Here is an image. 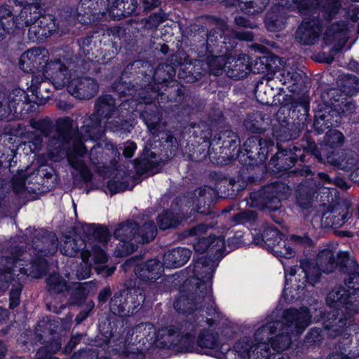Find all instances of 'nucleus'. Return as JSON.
<instances>
[{"mask_svg": "<svg viewBox=\"0 0 359 359\" xmlns=\"http://www.w3.org/2000/svg\"><path fill=\"white\" fill-rule=\"evenodd\" d=\"M180 55L179 53V55H172L170 64L159 63L151 77L140 67L142 66L141 60H135L127 65L119 79L113 83L112 92L123 106L136 95L138 90H141V95L150 93V95H147V98L145 95L142 97L147 100V102L160 96L161 98L166 97L170 102L182 101L184 93L183 86H179L177 80L175 79V66H182L187 63L188 56L182 53V58Z\"/></svg>", "mask_w": 359, "mask_h": 359, "instance_id": "f257e3e1", "label": "nucleus"}, {"mask_svg": "<svg viewBox=\"0 0 359 359\" xmlns=\"http://www.w3.org/2000/svg\"><path fill=\"white\" fill-rule=\"evenodd\" d=\"M219 145V152L212 151L211 143L207 151L200 152L201 157L194 158V154H189L190 159L193 161H201L209 156L213 163L227 165L233 161H238L241 165L238 173L239 176L248 182L253 183L259 180L260 177L256 174L257 170H262L266 168V153L264 154L258 149H266L264 147H259L262 145V138L259 136H250L244 142L243 148L241 147L240 137L236 133L231 130L221 131L218 134L216 143Z\"/></svg>", "mask_w": 359, "mask_h": 359, "instance_id": "f03ea898", "label": "nucleus"}, {"mask_svg": "<svg viewBox=\"0 0 359 359\" xmlns=\"http://www.w3.org/2000/svg\"><path fill=\"white\" fill-rule=\"evenodd\" d=\"M13 1L16 6L22 7L18 15L13 14L11 5H0V41L6 34L27 27L29 40L43 42L58 29L59 22L54 15L41 13V0Z\"/></svg>", "mask_w": 359, "mask_h": 359, "instance_id": "7ed1b4c3", "label": "nucleus"}, {"mask_svg": "<svg viewBox=\"0 0 359 359\" xmlns=\"http://www.w3.org/2000/svg\"><path fill=\"white\" fill-rule=\"evenodd\" d=\"M343 273L346 287L339 285L326 297L327 305L334 309L326 328L334 332V337L345 334L359 313V265L355 259L349 262Z\"/></svg>", "mask_w": 359, "mask_h": 359, "instance_id": "20e7f679", "label": "nucleus"}, {"mask_svg": "<svg viewBox=\"0 0 359 359\" xmlns=\"http://www.w3.org/2000/svg\"><path fill=\"white\" fill-rule=\"evenodd\" d=\"M70 142H72V148L67 151V160L69 165L79 173V175H74L73 184L76 188L81 189L83 184H88L93 179V175L89 167L83 160L79 159V157H83L87 154L88 149L78 128H74L72 118L65 116L57 119L55 133L49 139V145L55 148H62Z\"/></svg>", "mask_w": 359, "mask_h": 359, "instance_id": "39448f33", "label": "nucleus"}, {"mask_svg": "<svg viewBox=\"0 0 359 359\" xmlns=\"http://www.w3.org/2000/svg\"><path fill=\"white\" fill-rule=\"evenodd\" d=\"M212 259L210 257H194L193 276L187 278L182 285L175 297L173 306L180 314L189 315L195 311H203L201 306L208 294L207 283L212 280L215 269L211 268Z\"/></svg>", "mask_w": 359, "mask_h": 359, "instance_id": "423d86ee", "label": "nucleus"}, {"mask_svg": "<svg viewBox=\"0 0 359 359\" xmlns=\"http://www.w3.org/2000/svg\"><path fill=\"white\" fill-rule=\"evenodd\" d=\"M137 100L140 103L144 104L145 106L140 113V118L147 126L148 130L151 134L158 137L161 142L167 146V147L172 148L177 147L178 143L176 138L177 135V128L185 127L186 121L180 114H174L172 110V116L170 117L168 121H163V114L160 109L156 104V100L158 98H154L151 102H147V100L143 99L141 95V90L137 91ZM150 95L147 93L144 95Z\"/></svg>", "mask_w": 359, "mask_h": 359, "instance_id": "0eeeda50", "label": "nucleus"}, {"mask_svg": "<svg viewBox=\"0 0 359 359\" xmlns=\"http://www.w3.org/2000/svg\"><path fill=\"white\" fill-rule=\"evenodd\" d=\"M199 327V321L195 316L168 325L156 332V344L159 348L167 349L179 344L181 352L200 353L198 338L196 337Z\"/></svg>", "mask_w": 359, "mask_h": 359, "instance_id": "6e6552de", "label": "nucleus"}, {"mask_svg": "<svg viewBox=\"0 0 359 359\" xmlns=\"http://www.w3.org/2000/svg\"><path fill=\"white\" fill-rule=\"evenodd\" d=\"M137 0H81L76 8L79 20L88 25L107 12L110 18L119 20L135 13Z\"/></svg>", "mask_w": 359, "mask_h": 359, "instance_id": "1a4fd4ad", "label": "nucleus"}, {"mask_svg": "<svg viewBox=\"0 0 359 359\" xmlns=\"http://www.w3.org/2000/svg\"><path fill=\"white\" fill-rule=\"evenodd\" d=\"M259 147L266 149H262L264 154L266 153V160L269 154H273L269 162V168L274 174H279L278 177L286 173L290 174L291 168L299 163H305L306 156H309L306 142L283 149L278 142L275 144L273 139L266 137L262 138V145ZM258 151L259 153L261 152L260 149Z\"/></svg>", "mask_w": 359, "mask_h": 359, "instance_id": "9d476101", "label": "nucleus"}, {"mask_svg": "<svg viewBox=\"0 0 359 359\" xmlns=\"http://www.w3.org/2000/svg\"><path fill=\"white\" fill-rule=\"evenodd\" d=\"M211 175L216 181V188L204 186L195 191L197 194L196 212L201 215L208 216L215 213L213 208L219 198L217 189L224 194L222 197L233 196L243 189L237 184L235 178L229 177L222 172H214Z\"/></svg>", "mask_w": 359, "mask_h": 359, "instance_id": "9b49d317", "label": "nucleus"}, {"mask_svg": "<svg viewBox=\"0 0 359 359\" xmlns=\"http://www.w3.org/2000/svg\"><path fill=\"white\" fill-rule=\"evenodd\" d=\"M289 182L284 178L283 181H275L251 191L248 203L250 207L269 212L280 210L282 201L288 199L293 189Z\"/></svg>", "mask_w": 359, "mask_h": 359, "instance_id": "f8f14e48", "label": "nucleus"}, {"mask_svg": "<svg viewBox=\"0 0 359 359\" xmlns=\"http://www.w3.org/2000/svg\"><path fill=\"white\" fill-rule=\"evenodd\" d=\"M116 99L110 94L99 96L95 102L92 114L86 117L81 127L84 136L91 140H100L104 134L102 120H109L117 112Z\"/></svg>", "mask_w": 359, "mask_h": 359, "instance_id": "ddd939ff", "label": "nucleus"}, {"mask_svg": "<svg viewBox=\"0 0 359 359\" xmlns=\"http://www.w3.org/2000/svg\"><path fill=\"white\" fill-rule=\"evenodd\" d=\"M32 243V271L36 277H41L46 275L48 269L49 264L46 257L57 252V238L52 231H41L34 237Z\"/></svg>", "mask_w": 359, "mask_h": 359, "instance_id": "4468645a", "label": "nucleus"}, {"mask_svg": "<svg viewBox=\"0 0 359 359\" xmlns=\"http://www.w3.org/2000/svg\"><path fill=\"white\" fill-rule=\"evenodd\" d=\"M145 294L140 287L126 285L125 288L114 293L110 298V312L119 317L133 316L144 302Z\"/></svg>", "mask_w": 359, "mask_h": 359, "instance_id": "2eb2a0df", "label": "nucleus"}, {"mask_svg": "<svg viewBox=\"0 0 359 359\" xmlns=\"http://www.w3.org/2000/svg\"><path fill=\"white\" fill-rule=\"evenodd\" d=\"M344 142V134L338 130L331 128L325 133L319 146L311 137H307L306 141L309 156H313L318 163L323 164H326L330 158L341 153Z\"/></svg>", "mask_w": 359, "mask_h": 359, "instance_id": "dca6fc26", "label": "nucleus"}, {"mask_svg": "<svg viewBox=\"0 0 359 359\" xmlns=\"http://www.w3.org/2000/svg\"><path fill=\"white\" fill-rule=\"evenodd\" d=\"M337 109L322 108L315 111L312 127L318 135L323 133L329 128L337 127L343 116H348L355 111L356 104L351 97H348L343 103L335 104Z\"/></svg>", "mask_w": 359, "mask_h": 359, "instance_id": "f3484780", "label": "nucleus"}, {"mask_svg": "<svg viewBox=\"0 0 359 359\" xmlns=\"http://www.w3.org/2000/svg\"><path fill=\"white\" fill-rule=\"evenodd\" d=\"M309 111V96L302 95L295 97L293 95H289L288 102L280 107L278 113L285 114L287 111V118L304 129L311 121Z\"/></svg>", "mask_w": 359, "mask_h": 359, "instance_id": "a211bd4d", "label": "nucleus"}, {"mask_svg": "<svg viewBox=\"0 0 359 359\" xmlns=\"http://www.w3.org/2000/svg\"><path fill=\"white\" fill-rule=\"evenodd\" d=\"M53 86L51 82H47L33 78L32 83L25 91V97L22 98L29 114L37 111L39 107L45 104L49 100L53 99L56 92H52L50 87Z\"/></svg>", "mask_w": 359, "mask_h": 359, "instance_id": "6ab92c4d", "label": "nucleus"}, {"mask_svg": "<svg viewBox=\"0 0 359 359\" xmlns=\"http://www.w3.org/2000/svg\"><path fill=\"white\" fill-rule=\"evenodd\" d=\"M25 96V90L18 88L13 90L12 96L0 97V121L25 118L29 114L22 100Z\"/></svg>", "mask_w": 359, "mask_h": 359, "instance_id": "aec40b11", "label": "nucleus"}, {"mask_svg": "<svg viewBox=\"0 0 359 359\" xmlns=\"http://www.w3.org/2000/svg\"><path fill=\"white\" fill-rule=\"evenodd\" d=\"M70 59L65 55L50 58L43 76L51 82L53 88L62 89L71 79Z\"/></svg>", "mask_w": 359, "mask_h": 359, "instance_id": "412c9836", "label": "nucleus"}, {"mask_svg": "<svg viewBox=\"0 0 359 359\" xmlns=\"http://www.w3.org/2000/svg\"><path fill=\"white\" fill-rule=\"evenodd\" d=\"M323 29V22L319 15L304 17L296 30L295 38L303 45H313L318 41Z\"/></svg>", "mask_w": 359, "mask_h": 359, "instance_id": "4be33fe9", "label": "nucleus"}, {"mask_svg": "<svg viewBox=\"0 0 359 359\" xmlns=\"http://www.w3.org/2000/svg\"><path fill=\"white\" fill-rule=\"evenodd\" d=\"M65 86L70 95L78 100L92 99L100 88L97 81L89 76L70 79Z\"/></svg>", "mask_w": 359, "mask_h": 359, "instance_id": "5701e85b", "label": "nucleus"}, {"mask_svg": "<svg viewBox=\"0 0 359 359\" xmlns=\"http://www.w3.org/2000/svg\"><path fill=\"white\" fill-rule=\"evenodd\" d=\"M309 309L306 306L299 309L290 307L283 311V318L285 325L297 334H301L311 323Z\"/></svg>", "mask_w": 359, "mask_h": 359, "instance_id": "b1692460", "label": "nucleus"}, {"mask_svg": "<svg viewBox=\"0 0 359 359\" xmlns=\"http://www.w3.org/2000/svg\"><path fill=\"white\" fill-rule=\"evenodd\" d=\"M210 36L208 29L203 25L194 24L189 27L187 37L191 49L198 57H203L212 48L208 42Z\"/></svg>", "mask_w": 359, "mask_h": 359, "instance_id": "393cba45", "label": "nucleus"}, {"mask_svg": "<svg viewBox=\"0 0 359 359\" xmlns=\"http://www.w3.org/2000/svg\"><path fill=\"white\" fill-rule=\"evenodd\" d=\"M252 55L241 53L237 57H228L224 67L226 68L227 76L239 81L246 78L252 71L250 60Z\"/></svg>", "mask_w": 359, "mask_h": 359, "instance_id": "a878e982", "label": "nucleus"}, {"mask_svg": "<svg viewBox=\"0 0 359 359\" xmlns=\"http://www.w3.org/2000/svg\"><path fill=\"white\" fill-rule=\"evenodd\" d=\"M351 259L347 251H340L335 256L332 251L327 250L320 257V269L327 274L334 272L336 269L344 273L347 270V266Z\"/></svg>", "mask_w": 359, "mask_h": 359, "instance_id": "bb28decb", "label": "nucleus"}, {"mask_svg": "<svg viewBox=\"0 0 359 359\" xmlns=\"http://www.w3.org/2000/svg\"><path fill=\"white\" fill-rule=\"evenodd\" d=\"M134 272L141 283L149 284L156 282L163 275L164 267L158 259L154 258L137 264Z\"/></svg>", "mask_w": 359, "mask_h": 359, "instance_id": "cd10ccee", "label": "nucleus"}, {"mask_svg": "<svg viewBox=\"0 0 359 359\" xmlns=\"http://www.w3.org/2000/svg\"><path fill=\"white\" fill-rule=\"evenodd\" d=\"M157 154L145 146L140 156L134 160V168L137 175L144 174L154 175L160 171L159 162L156 160Z\"/></svg>", "mask_w": 359, "mask_h": 359, "instance_id": "c85d7f7f", "label": "nucleus"}, {"mask_svg": "<svg viewBox=\"0 0 359 359\" xmlns=\"http://www.w3.org/2000/svg\"><path fill=\"white\" fill-rule=\"evenodd\" d=\"M277 116L278 124L273 126V137L280 142H287L299 137L303 129L287 119L286 116H283V120H280V114L278 113Z\"/></svg>", "mask_w": 359, "mask_h": 359, "instance_id": "c756f323", "label": "nucleus"}, {"mask_svg": "<svg viewBox=\"0 0 359 359\" xmlns=\"http://www.w3.org/2000/svg\"><path fill=\"white\" fill-rule=\"evenodd\" d=\"M197 241L193 244V248L195 250V254L193 256L192 259V265L194 264V257L197 259L198 258H201L203 257H210L212 259V262L210 264L211 268L215 269L213 264H214V259L212 257V255H201L204 254L206 251L210 250L212 252L214 251H217L219 250V248L220 246L219 243H222V245L224 244V239H220L219 237L217 236L215 234H211L209 236L207 237H198ZM194 267L192 268V269Z\"/></svg>", "mask_w": 359, "mask_h": 359, "instance_id": "7c9ffc66", "label": "nucleus"}, {"mask_svg": "<svg viewBox=\"0 0 359 359\" xmlns=\"http://www.w3.org/2000/svg\"><path fill=\"white\" fill-rule=\"evenodd\" d=\"M22 250L19 246H15L8 256L0 257V276L4 277L6 283H11L14 280V268L20 259Z\"/></svg>", "mask_w": 359, "mask_h": 359, "instance_id": "2f4dec72", "label": "nucleus"}, {"mask_svg": "<svg viewBox=\"0 0 359 359\" xmlns=\"http://www.w3.org/2000/svg\"><path fill=\"white\" fill-rule=\"evenodd\" d=\"M287 20V13L275 4L266 13L264 22L269 32H276L285 27Z\"/></svg>", "mask_w": 359, "mask_h": 359, "instance_id": "473e14b6", "label": "nucleus"}, {"mask_svg": "<svg viewBox=\"0 0 359 359\" xmlns=\"http://www.w3.org/2000/svg\"><path fill=\"white\" fill-rule=\"evenodd\" d=\"M226 7L238 6L243 12L248 15L255 16L261 13L266 8L270 0H217Z\"/></svg>", "mask_w": 359, "mask_h": 359, "instance_id": "72a5a7b5", "label": "nucleus"}, {"mask_svg": "<svg viewBox=\"0 0 359 359\" xmlns=\"http://www.w3.org/2000/svg\"><path fill=\"white\" fill-rule=\"evenodd\" d=\"M183 212L180 208H174L173 204L171 207L163 210L156 217V225L161 231H165L177 228L181 221L184 219Z\"/></svg>", "mask_w": 359, "mask_h": 359, "instance_id": "f704fd0d", "label": "nucleus"}, {"mask_svg": "<svg viewBox=\"0 0 359 359\" xmlns=\"http://www.w3.org/2000/svg\"><path fill=\"white\" fill-rule=\"evenodd\" d=\"M191 255V250L187 248H173L164 254L162 263L168 269L180 268L187 263Z\"/></svg>", "mask_w": 359, "mask_h": 359, "instance_id": "c9c22d12", "label": "nucleus"}, {"mask_svg": "<svg viewBox=\"0 0 359 359\" xmlns=\"http://www.w3.org/2000/svg\"><path fill=\"white\" fill-rule=\"evenodd\" d=\"M25 55L27 58V64L30 67V70L32 72H42L43 74L48 65V62H49L50 60L48 53L46 54L43 53L40 48L29 50L23 53L20 57L19 61L20 65L24 63L23 58Z\"/></svg>", "mask_w": 359, "mask_h": 359, "instance_id": "e433bc0d", "label": "nucleus"}, {"mask_svg": "<svg viewBox=\"0 0 359 359\" xmlns=\"http://www.w3.org/2000/svg\"><path fill=\"white\" fill-rule=\"evenodd\" d=\"M198 346H199L201 350L200 353L215 358L214 355L215 351H219L217 349L219 347L218 333L209 329H203L198 336Z\"/></svg>", "mask_w": 359, "mask_h": 359, "instance_id": "4c0bfd02", "label": "nucleus"}, {"mask_svg": "<svg viewBox=\"0 0 359 359\" xmlns=\"http://www.w3.org/2000/svg\"><path fill=\"white\" fill-rule=\"evenodd\" d=\"M82 231L88 241H95L101 244H107L111 233L107 226L102 224L90 223L82 225Z\"/></svg>", "mask_w": 359, "mask_h": 359, "instance_id": "58836bf2", "label": "nucleus"}, {"mask_svg": "<svg viewBox=\"0 0 359 359\" xmlns=\"http://www.w3.org/2000/svg\"><path fill=\"white\" fill-rule=\"evenodd\" d=\"M325 165L346 172H352L358 168V160L352 152L343 149L337 156L330 158Z\"/></svg>", "mask_w": 359, "mask_h": 359, "instance_id": "ea45409f", "label": "nucleus"}, {"mask_svg": "<svg viewBox=\"0 0 359 359\" xmlns=\"http://www.w3.org/2000/svg\"><path fill=\"white\" fill-rule=\"evenodd\" d=\"M280 237H285L280 230L274 226H265L262 233L257 234L254 237V241L256 244L264 246L271 250L274 248V244Z\"/></svg>", "mask_w": 359, "mask_h": 359, "instance_id": "a19ab883", "label": "nucleus"}, {"mask_svg": "<svg viewBox=\"0 0 359 359\" xmlns=\"http://www.w3.org/2000/svg\"><path fill=\"white\" fill-rule=\"evenodd\" d=\"M264 114L259 111L248 114L243 121V126L250 133L255 134L252 136H259L266 131Z\"/></svg>", "mask_w": 359, "mask_h": 359, "instance_id": "79ce46f5", "label": "nucleus"}, {"mask_svg": "<svg viewBox=\"0 0 359 359\" xmlns=\"http://www.w3.org/2000/svg\"><path fill=\"white\" fill-rule=\"evenodd\" d=\"M46 290L51 295L70 292L72 285L69 283L60 273L53 272L46 279Z\"/></svg>", "mask_w": 359, "mask_h": 359, "instance_id": "37998d69", "label": "nucleus"}, {"mask_svg": "<svg viewBox=\"0 0 359 359\" xmlns=\"http://www.w3.org/2000/svg\"><path fill=\"white\" fill-rule=\"evenodd\" d=\"M316 187L309 182L300 183L296 189V199L297 204L304 209L309 208L316 194Z\"/></svg>", "mask_w": 359, "mask_h": 359, "instance_id": "c03bdc74", "label": "nucleus"}, {"mask_svg": "<svg viewBox=\"0 0 359 359\" xmlns=\"http://www.w3.org/2000/svg\"><path fill=\"white\" fill-rule=\"evenodd\" d=\"M138 223L133 220H126L120 223L115 229L114 236L116 240H129L136 243Z\"/></svg>", "mask_w": 359, "mask_h": 359, "instance_id": "a18cd8bd", "label": "nucleus"}, {"mask_svg": "<svg viewBox=\"0 0 359 359\" xmlns=\"http://www.w3.org/2000/svg\"><path fill=\"white\" fill-rule=\"evenodd\" d=\"M328 213L329 215L325 217L326 226L332 228L342 226L351 217V214L349 212L348 208L346 206L341 208H333Z\"/></svg>", "mask_w": 359, "mask_h": 359, "instance_id": "49530a36", "label": "nucleus"}, {"mask_svg": "<svg viewBox=\"0 0 359 359\" xmlns=\"http://www.w3.org/2000/svg\"><path fill=\"white\" fill-rule=\"evenodd\" d=\"M252 50L255 53H264L262 60H264L267 67L268 74H274L278 68V64H280L281 58L271 50H268L266 47L261 44H255L252 46Z\"/></svg>", "mask_w": 359, "mask_h": 359, "instance_id": "de8ad7c7", "label": "nucleus"}, {"mask_svg": "<svg viewBox=\"0 0 359 359\" xmlns=\"http://www.w3.org/2000/svg\"><path fill=\"white\" fill-rule=\"evenodd\" d=\"M136 243L146 244L152 241L157 233V226L152 220L147 221L142 226L138 224L136 231Z\"/></svg>", "mask_w": 359, "mask_h": 359, "instance_id": "09e8293b", "label": "nucleus"}, {"mask_svg": "<svg viewBox=\"0 0 359 359\" xmlns=\"http://www.w3.org/2000/svg\"><path fill=\"white\" fill-rule=\"evenodd\" d=\"M86 244L84 241H77L75 238H67L63 244H61L60 250V252L67 257H74L77 256L83 250H86Z\"/></svg>", "mask_w": 359, "mask_h": 359, "instance_id": "8fccbe9b", "label": "nucleus"}, {"mask_svg": "<svg viewBox=\"0 0 359 359\" xmlns=\"http://www.w3.org/2000/svg\"><path fill=\"white\" fill-rule=\"evenodd\" d=\"M290 242L291 241L285 239V237H280L270 252L278 257L291 259L295 256L296 251Z\"/></svg>", "mask_w": 359, "mask_h": 359, "instance_id": "3c124183", "label": "nucleus"}, {"mask_svg": "<svg viewBox=\"0 0 359 359\" xmlns=\"http://www.w3.org/2000/svg\"><path fill=\"white\" fill-rule=\"evenodd\" d=\"M258 220V213L252 210H244L235 213L231 217V222L235 224H241L252 228Z\"/></svg>", "mask_w": 359, "mask_h": 359, "instance_id": "603ef678", "label": "nucleus"}, {"mask_svg": "<svg viewBox=\"0 0 359 359\" xmlns=\"http://www.w3.org/2000/svg\"><path fill=\"white\" fill-rule=\"evenodd\" d=\"M338 86L349 97L359 92V77L353 74L343 75L338 81Z\"/></svg>", "mask_w": 359, "mask_h": 359, "instance_id": "864d4df0", "label": "nucleus"}, {"mask_svg": "<svg viewBox=\"0 0 359 359\" xmlns=\"http://www.w3.org/2000/svg\"><path fill=\"white\" fill-rule=\"evenodd\" d=\"M320 0H297L294 12L302 17H312L319 10Z\"/></svg>", "mask_w": 359, "mask_h": 359, "instance_id": "5fc2aeb1", "label": "nucleus"}, {"mask_svg": "<svg viewBox=\"0 0 359 359\" xmlns=\"http://www.w3.org/2000/svg\"><path fill=\"white\" fill-rule=\"evenodd\" d=\"M77 285L74 288L72 287V293L69 297V304L73 306H81L85 304L89 293L87 283H74Z\"/></svg>", "mask_w": 359, "mask_h": 359, "instance_id": "6e6d98bb", "label": "nucleus"}, {"mask_svg": "<svg viewBox=\"0 0 359 359\" xmlns=\"http://www.w3.org/2000/svg\"><path fill=\"white\" fill-rule=\"evenodd\" d=\"M92 257L95 264H105L108 261L107 252L97 244H93L91 250H86L81 252L83 260Z\"/></svg>", "mask_w": 359, "mask_h": 359, "instance_id": "4d7b16f0", "label": "nucleus"}, {"mask_svg": "<svg viewBox=\"0 0 359 359\" xmlns=\"http://www.w3.org/2000/svg\"><path fill=\"white\" fill-rule=\"evenodd\" d=\"M327 96L329 98L327 104H324L320 107L319 109L322 108H332L337 109L335 104H339L340 105L343 103L348 97L346 93H344L342 89L339 87L337 88H331L327 93Z\"/></svg>", "mask_w": 359, "mask_h": 359, "instance_id": "13d9d810", "label": "nucleus"}, {"mask_svg": "<svg viewBox=\"0 0 359 359\" xmlns=\"http://www.w3.org/2000/svg\"><path fill=\"white\" fill-rule=\"evenodd\" d=\"M220 38L222 40L219 41L217 44L219 48V51L221 54L229 57L230 52L237 46L238 38L234 34H224L221 36Z\"/></svg>", "mask_w": 359, "mask_h": 359, "instance_id": "bf43d9fd", "label": "nucleus"}, {"mask_svg": "<svg viewBox=\"0 0 359 359\" xmlns=\"http://www.w3.org/2000/svg\"><path fill=\"white\" fill-rule=\"evenodd\" d=\"M93 36H86L85 37H81L77 39V44L79 47V54L81 56L85 57L88 60H94V57L96 58L93 50Z\"/></svg>", "mask_w": 359, "mask_h": 359, "instance_id": "052dcab7", "label": "nucleus"}, {"mask_svg": "<svg viewBox=\"0 0 359 359\" xmlns=\"http://www.w3.org/2000/svg\"><path fill=\"white\" fill-rule=\"evenodd\" d=\"M209 281L210 282V289L208 290V294L206 296L209 300V302L206 303L205 305H202L201 304H198V306H201L203 309V311H201L200 312H203L205 309V313L207 316L220 319L222 318V313L219 311V308L215 304V301L212 293V280Z\"/></svg>", "mask_w": 359, "mask_h": 359, "instance_id": "680f3d73", "label": "nucleus"}, {"mask_svg": "<svg viewBox=\"0 0 359 359\" xmlns=\"http://www.w3.org/2000/svg\"><path fill=\"white\" fill-rule=\"evenodd\" d=\"M30 124L32 128L37 130L43 137H50V139L52 137L50 136L53 131V125L48 116L36 121H32Z\"/></svg>", "mask_w": 359, "mask_h": 359, "instance_id": "e2e57ef3", "label": "nucleus"}, {"mask_svg": "<svg viewBox=\"0 0 359 359\" xmlns=\"http://www.w3.org/2000/svg\"><path fill=\"white\" fill-rule=\"evenodd\" d=\"M99 330L100 334L102 337L101 339L102 341L99 343L97 346H108L114 333L116 332V328L114 329L110 320L107 318L105 321L99 324Z\"/></svg>", "mask_w": 359, "mask_h": 359, "instance_id": "0e129e2a", "label": "nucleus"}, {"mask_svg": "<svg viewBox=\"0 0 359 359\" xmlns=\"http://www.w3.org/2000/svg\"><path fill=\"white\" fill-rule=\"evenodd\" d=\"M119 243L116 245L114 250V256L116 257H125L133 253L137 248L136 243L129 240H118Z\"/></svg>", "mask_w": 359, "mask_h": 359, "instance_id": "69168bd1", "label": "nucleus"}, {"mask_svg": "<svg viewBox=\"0 0 359 359\" xmlns=\"http://www.w3.org/2000/svg\"><path fill=\"white\" fill-rule=\"evenodd\" d=\"M109 128L114 133L126 134L130 133L133 128L130 120L123 119L119 117L109 121Z\"/></svg>", "mask_w": 359, "mask_h": 359, "instance_id": "338daca9", "label": "nucleus"}, {"mask_svg": "<svg viewBox=\"0 0 359 359\" xmlns=\"http://www.w3.org/2000/svg\"><path fill=\"white\" fill-rule=\"evenodd\" d=\"M168 18V14L162 8H159L157 12L151 13L146 18L145 27L149 29H155Z\"/></svg>", "mask_w": 359, "mask_h": 359, "instance_id": "774afa93", "label": "nucleus"}]
</instances>
